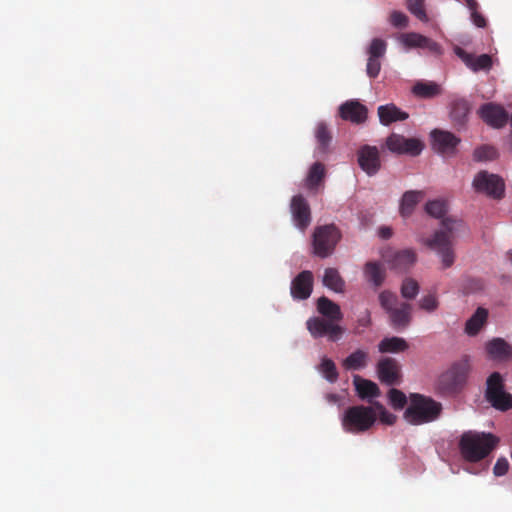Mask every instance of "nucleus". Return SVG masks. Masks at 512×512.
<instances>
[{"label": "nucleus", "mask_w": 512, "mask_h": 512, "mask_svg": "<svg viewBox=\"0 0 512 512\" xmlns=\"http://www.w3.org/2000/svg\"><path fill=\"white\" fill-rule=\"evenodd\" d=\"M439 306L437 297L433 294L423 296L419 301V307L426 312H434Z\"/></svg>", "instance_id": "34"}, {"label": "nucleus", "mask_w": 512, "mask_h": 512, "mask_svg": "<svg viewBox=\"0 0 512 512\" xmlns=\"http://www.w3.org/2000/svg\"><path fill=\"white\" fill-rule=\"evenodd\" d=\"M379 303L388 314L390 324L395 329L407 328L412 320V305L408 302H400L398 296L388 290L379 294Z\"/></svg>", "instance_id": "5"}, {"label": "nucleus", "mask_w": 512, "mask_h": 512, "mask_svg": "<svg viewBox=\"0 0 512 512\" xmlns=\"http://www.w3.org/2000/svg\"><path fill=\"white\" fill-rule=\"evenodd\" d=\"M359 167L368 175L374 176L381 169L380 152L376 146L364 145L357 152Z\"/></svg>", "instance_id": "9"}, {"label": "nucleus", "mask_w": 512, "mask_h": 512, "mask_svg": "<svg viewBox=\"0 0 512 512\" xmlns=\"http://www.w3.org/2000/svg\"><path fill=\"white\" fill-rule=\"evenodd\" d=\"M509 462L506 458H499L494 465L493 473L495 476H503L508 472Z\"/></svg>", "instance_id": "39"}, {"label": "nucleus", "mask_w": 512, "mask_h": 512, "mask_svg": "<svg viewBox=\"0 0 512 512\" xmlns=\"http://www.w3.org/2000/svg\"><path fill=\"white\" fill-rule=\"evenodd\" d=\"M381 58L368 57L366 72L370 78H376L381 70Z\"/></svg>", "instance_id": "37"}, {"label": "nucleus", "mask_w": 512, "mask_h": 512, "mask_svg": "<svg viewBox=\"0 0 512 512\" xmlns=\"http://www.w3.org/2000/svg\"><path fill=\"white\" fill-rule=\"evenodd\" d=\"M376 410V418L379 417L380 421L386 425H393L396 421V416L390 413L381 403L374 402Z\"/></svg>", "instance_id": "32"}, {"label": "nucleus", "mask_w": 512, "mask_h": 512, "mask_svg": "<svg viewBox=\"0 0 512 512\" xmlns=\"http://www.w3.org/2000/svg\"><path fill=\"white\" fill-rule=\"evenodd\" d=\"M425 210L429 215L435 218H441L445 215L447 206L442 200H432L426 203Z\"/></svg>", "instance_id": "30"}, {"label": "nucleus", "mask_w": 512, "mask_h": 512, "mask_svg": "<svg viewBox=\"0 0 512 512\" xmlns=\"http://www.w3.org/2000/svg\"><path fill=\"white\" fill-rule=\"evenodd\" d=\"M409 399V405L403 415L409 424L419 426L435 422L440 418L443 406L432 397L412 393Z\"/></svg>", "instance_id": "2"}, {"label": "nucleus", "mask_w": 512, "mask_h": 512, "mask_svg": "<svg viewBox=\"0 0 512 512\" xmlns=\"http://www.w3.org/2000/svg\"><path fill=\"white\" fill-rule=\"evenodd\" d=\"M486 400L496 409L507 411L512 408V395L505 391L504 380L499 372H493L486 381Z\"/></svg>", "instance_id": "6"}, {"label": "nucleus", "mask_w": 512, "mask_h": 512, "mask_svg": "<svg viewBox=\"0 0 512 512\" xmlns=\"http://www.w3.org/2000/svg\"><path fill=\"white\" fill-rule=\"evenodd\" d=\"M486 350L493 359L508 360L512 357V346L501 338L490 341L486 346Z\"/></svg>", "instance_id": "20"}, {"label": "nucleus", "mask_w": 512, "mask_h": 512, "mask_svg": "<svg viewBox=\"0 0 512 512\" xmlns=\"http://www.w3.org/2000/svg\"><path fill=\"white\" fill-rule=\"evenodd\" d=\"M407 348V342L399 337L385 338L379 343V351L382 353H397L405 351Z\"/></svg>", "instance_id": "25"}, {"label": "nucleus", "mask_w": 512, "mask_h": 512, "mask_svg": "<svg viewBox=\"0 0 512 512\" xmlns=\"http://www.w3.org/2000/svg\"><path fill=\"white\" fill-rule=\"evenodd\" d=\"M470 112V104L466 99H457L451 105V119L457 126H463Z\"/></svg>", "instance_id": "22"}, {"label": "nucleus", "mask_w": 512, "mask_h": 512, "mask_svg": "<svg viewBox=\"0 0 512 512\" xmlns=\"http://www.w3.org/2000/svg\"><path fill=\"white\" fill-rule=\"evenodd\" d=\"M368 360L367 352L363 350L354 351V370L363 368L366 366Z\"/></svg>", "instance_id": "38"}, {"label": "nucleus", "mask_w": 512, "mask_h": 512, "mask_svg": "<svg viewBox=\"0 0 512 512\" xmlns=\"http://www.w3.org/2000/svg\"><path fill=\"white\" fill-rule=\"evenodd\" d=\"M368 109L365 105L354 99V124H360L367 120Z\"/></svg>", "instance_id": "35"}, {"label": "nucleus", "mask_w": 512, "mask_h": 512, "mask_svg": "<svg viewBox=\"0 0 512 512\" xmlns=\"http://www.w3.org/2000/svg\"><path fill=\"white\" fill-rule=\"evenodd\" d=\"M370 322V318H369V315L365 316L364 318L362 319H359V323L362 325V326H367Z\"/></svg>", "instance_id": "41"}, {"label": "nucleus", "mask_w": 512, "mask_h": 512, "mask_svg": "<svg viewBox=\"0 0 512 512\" xmlns=\"http://www.w3.org/2000/svg\"><path fill=\"white\" fill-rule=\"evenodd\" d=\"M411 91L415 97L421 99H431L441 94L440 86L432 81H417Z\"/></svg>", "instance_id": "21"}, {"label": "nucleus", "mask_w": 512, "mask_h": 512, "mask_svg": "<svg viewBox=\"0 0 512 512\" xmlns=\"http://www.w3.org/2000/svg\"><path fill=\"white\" fill-rule=\"evenodd\" d=\"M377 373L380 381L386 385L393 386L400 382V367L395 359L384 358L380 360Z\"/></svg>", "instance_id": "13"}, {"label": "nucleus", "mask_w": 512, "mask_h": 512, "mask_svg": "<svg viewBox=\"0 0 512 512\" xmlns=\"http://www.w3.org/2000/svg\"><path fill=\"white\" fill-rule=\"evenodd\" d=\"M463 226L461 220L444 218L441 222V228L431 238L424 241L428 248L434 250L441 257L444 269L451 267L455 261L453 240L456 232Z\"/></svg>", "instance_id": "1"}, {"label": "nucleus", "mask_w": 512, "mask_h": 512, "mask_svg": "<svg viewBox=\"0 0 512 512\" xmlns=\"http://www.w3.org/2000/svg\"><path fill=\"white\" fill-rule=\"evenodd\" d=\"M387 44L380 38H374L367 48L368 57L382 58L385 55Z\"/></svg>", "instance_id": "31"}, {"label": "nucleus", "mask_w": 512, "mask_h": 512, "mask_svg": "<svg viewBox=\"0 0 512 512\" xmlns=\"http://www.w3.org/2000/svg\"><path fill=\"white\" fill-rule=\"evenodd\" d=\"M497 442L498 439L490 433L466 432L461 436L459 447L466 460L477 462L487 457Z\"/></svg>", "instance_id": "3"}, {"label": "nucleus", "mask_w": 512, "mask_h": 512, "mask_svg": "<svg viewBox=\"0 0 512 512\" xmlns=\"http://www.w3.org/2000/svg\"><path fill=\"white\" fill-rule=\"evenodd\" d=\"M454 53L474 72L489 70L492 67V58L488 54L475 56L461 47H455Z\"/></svg>", "instance_id": "14"}, {"label": "nucleus", "mask_w": 512, "mask_h": 512, "mask_svg": "<svg viewBox=\"0 0 512 512\" xmlns=\"http://www.w3.org/2000/svg\"><path fill=\"white\" fill-rule=\"evenodd\" d=\"M386 145L392 152L398 154L419 155L423 150V143L416 138H406L403 135L393 133L387 140Z\"/></svg>", "instance_id": "8"}, {"label": "nucleus", "mask_w": 512, "mask_h": 512, "mask_svg": "<svg viewBox=\"0 0 512 512\" xmlns=\"http://www.w3.org/2000/svg\"><path fill=\"white\" fill-rule=\"evenodd\" d=\"M400 41L407 48H422L435 55L442 53V48L437 42L419 33H404L400 36Z\"/></svg>", "instance_id": "12"}, {"label": "nucleus", "mask_w": 512, "mask_h": 512, "mask_svg": "<svg viewBox=\"0 0 512 512\" xmlns=\"http://www.w3.org/2000/svg\"><path fill=\"white\" fill-rule=\"evenodd\" d=\"M407 9L422 22L428 21L424 0H407Z\"/></svg>", "instance_id": "28"}, {"label": "nucleus", "mask_w": 512, "mask_h": 512, "mask_svg": "<svg viewBox=\"0 0 512 512\" xmlns=\"http://www.w3.org/2000/svg\"><path fill=\"white\" fill-rule=\"evenodd\" d=\"M478 114L487 125L496 129L504 127L509 120L507 111L501 105L492 102L481 105Z\"/></svg>", "instance_id": "10"}, {"label": "nucleus", "mask_w": 512, "mask_h": 512, "mask_svg": "<svg viewBox=\"0 0 512 512\" xmlns=\"http://www.w3.org/2000/svg\"><path fill=\"white\" fill-rule=\"evenodd\" d=\"M488 317V311L485 308L479 307L476 312L467 320L465 331L468 335H476Z\"/></svg>", "instance_id": "24"}, {"label": "nucleus", "mask_w": 512, "mask_h": 512, "mask_svg": "<svg viewBox=\"0 0 512 512\" xmlns=\"http://www.w3.org/2000/svg\"><path fill=\"white\" fill-rule=\"evenodd\" d=\"M377 112L379 121L384 126H388L397 121H404L409 117L407 112L402 111L393 103L379 106Z\"/></svg>", "instance_id": "16"}, {"label": "nucleus", "mask_w": 512, "mask_h": 512, "mask_svg": "<svg viewBox=\"0 0 512 512\" xmlns=\"http://www.w3.org/2000/svg\"><path fill=\"white\" fill-rule=\"evenodd\" d=\"M466 5L469 8V10L471 11V18H472L473 23L479 28H484L486 26V19L484 18L483 15L478 13L477 2L475 0H466Z\"/></svg>", "instance_id": "33"}, {"label": "nucleus", "mask_w": 512, "mask_h": 512, "mask_svg": "<svg viewBox=\"0 0 512 512\" xmlns=\"http://www.w3.org/2000/svg\"><path fill=\"white\" fill-rule=\"evenodd\" d=\"M425 193L419 190L406 191L400 200L399 213L403 218H408L414 212L416 206L424 199Z\"/></svg>", "instance_id": "17"}, {"label": "nucleus", "mask_w": 512, "mask_h": 512, "mask_svg": "<svg viewBox=\"0 0 512 512\" xmlns=\"http://www.w3.org/2000/svg\"><path fill=\"white\" fill-rule=\"evenodd\" d=\"M354 390L361 399L368 402L380 395V389L375 382L357 375H354Z\"/></svg>", "instance_id": "18"}, {"label": "nucleus", "mask_w": 512, "mask_h": 512, "mask_svg": "<svg viewBox=\"0 0 512 512\" xmlns=\"http://www.w3.org/2000/svg\"><path fill=\"white\" fill-rule=\"evenodd\" d=\"M507 256H508V259H509V260L511 261V263H512V250H511V251H509V252L507 253Z\"/></svg>", "instance_id": "42"}, {"label": "nucleus", "mask_w": 512, "mask_h": 512, "mask_svg": "<svg viewBox=\"0 0 512 512\" xmlns=\"http://www.w3.org/2000/svg\"><path fill=\"white\" fill-rule=\"evenodd\" d=\"M420 290L418 282L410 277H406L401 284V296L406 300H413L416 298Z\"/></svg>", "instance_id": "26"}, {"label": "nucleus", "mask_w": 512, "mask_h": 512, "mask_svg": "<svg viewBox=\"0 0 512 512\" xmlns=\"http://www.w3.org/2000/svg\"><path fill=\"white\" fill-rule=\"evenodd\" d=\"M376 422L374 403L371 406H354V432L370 429Z\"/></svg>", "instance_id": "15"}, {"label": "nucleus", "mask_w": 512, "mask_h": 512, "mask_svg": "<svg viewBox=\"0 0 512 512\" xmlns=\"http://www.w3.org/2000/svg\"><path fill=\"white\" fill-rule=\"evenodd\" d=\"M364 275L368 282L372 283L375 287H379L385 280V269L377 262H367L364 268Z\"/></svg>", "instance_id": "23"}, {"label": "nucleus", "mask_w": 512, "mask_h": 512, "mask_svg": "<svg viewBox=\"0 0 512 512\" xmlns=\"http://www.w3.org/2000/svg\"><path fill=\"white\" fill-rule=\"evenodd\" d=\"M378 235L380 238L387 240V239L391 238V236L393 235V231L388 226H382L378 230Z\"/></svg>", "instance_id": "40"}, {"label": "nucleus", "mask_w": 512, "mask_h": 512, "mask_svg": "<svg viewBox=\"0 0 512 512\" xmlns=\"http://www.w3.org/2000/svg\"><path fill=\"white\" fill-rule=\"evenodd\" d=\"M388 399H389L390 405L395 410H402L405 407V405L407 404L406 395L402 391H400L396 388H391L389 390Z\"/></svg>", "instance_id": "29"}, {"label": "nucleus", "mask_w": 512, "mask_h": 512, "mask_svg": "<svg viewBox=\"0 0 512 512\" xmlns=\"http://www.w3.org/2000/svg\"><path fill=\"white\" fill-rule=\"evenodd\" d=\"M498 157L497 149L491 145H482L473 152V158L477 162L492 161Z\"/></svg>", "instance_id": "27"}, {"label": "nucleus", "mask_w": 512, "mask_h": 512, "mask_svg": "<svg viewBox=\"0 0 512 512\" xmlns=\"http://www.w3.org/2000/svg\"><path fill=\"white\" fill-rule=\"evenodd\" d=\"M470 372L467 359L455 362L447 371L442 373L437 381L436 390L442 396H454L465 386Z\"/></svg>", "instance_id": "4"}, {"label": "nucleus", "mask_w": 512, "mask_h": 512, "mask_svg": "<svg viewBox=\"0 0 512 512\" xmlns=\"http://www.w3.org/2000/svg\"><path fill=\"white\" fill-rule=\"evenodd\" d=\"M392 268L403 271L410 268L416 261V254L411 249L397 251L391 258H387Z\"/></svg>", "instance_id": "19"}, {"label": "nucleus", "mask_w": 512, "mask_h": 512, "mask_svg": "<svg viewBox=\"0 0 512 512\" xmlns=\"http://www.w3.org/2000/svg\"><path fill=\"white\" fill-rule=\"evenodd\" d=\"M432 148L437 153L451 156L455 154L456 147L460 143V138L449 131L434 129L431 132Z\"/></svg>", "instance_id": "11"}, {"label": "nucleus", "mask_w": 512, "mask_h": 512, "mask_svg": "<svg viewBox=\"0 0 512 512\" xmlns=\"http://www.w3.org/2000/svg\"><path fill=\"white\" fill-rule=\"evenodd\" d=\"M472 186L478 193H483L488 197L500 200L505 194V184L503 179L496 175L482 170L478 172L474 179Z\"/></svg>", "instance_id": "7"}, {"label": "nucleus", "mask_w": 512, "mask_h": 512, "mask_svg": "<svg viewBox=\"0 0 512 512\" xmlns=\"http://www.w3.org/2000/svg\"><path fill=\"white\" fill-rule=\"evenodd\" d=\"M391 25L397 28H405L408 25V17L400 11H392L389 17Z\"/></svg>", "instance_id": "36"}]
</instances>
